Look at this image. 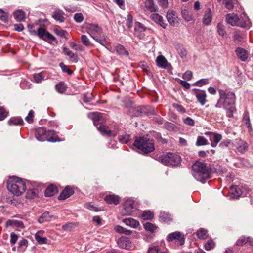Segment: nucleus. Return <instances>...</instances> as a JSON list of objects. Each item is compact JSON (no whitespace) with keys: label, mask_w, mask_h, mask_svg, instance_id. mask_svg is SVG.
I'll return each mask as SVG.
<instances>
[{"label":"nucleus","mask_w":253,"mask_h":253,"mask_svg":"<svg viewBox=\"0 0 253 253\" xmlns=\"http://www.w3.org/2000/svg\"><path fill=\"white\" fill-rule=\"evenodd\" d=\"M219 98L215 107L217 108L222 106L226 110L227 116L228 117L233 116V113L236 111L235 102L236 96L232 92H226L224 90H218Z\"/></svg>","instance_id":"1"},{"label":"nucleus","mask_w":253,"mask_h":253,"mask_svg":"<svg viewBox=\"0 0 253 253\" xmlns=\"http://www.w3.org/2000/svg\"><path fill=\"white\" fill-rule=\"evenodd\" d=\"M210 172L206 164L196 162L192 166V174L197 181L204 183L210 177Z\"/></svg>","instance_id":"2"},{"label":"nucleus","mask_w":253,"mask_h":253,"mask_svg":"<svg viewBox=\"0 0 253 253\" xmlns=\"http://www.w3.org/2000/svg\"><path fill=\"white\" fill-rule=\"evenodd\" d=\"M7 187L10 192L17 196L22 195L26 189L25 182L16 177L10 179L7 182Z\"/></svg>","instance_id":"3"},{"label":"nucleus","mask_w":253,"mask_h":253,"mask_svg":"<svg viewBox=\"0 0 253 253\" xmlns=\"http://www.w3.org/2000/svg\"><path fill=\"white\" fill-rule=\"evenodd\" d=\"M94 125L97 129L104 135L115 136L118 133V128L111 130L109 127L102 124L103 118L100 114L97 112L92 113Z\"/></svg>","instance_id":"4"},{"label":"nucleus","mask_w":253,"mask_h":253,"mask_svg":"<svg viewBox=\"0 0 253 253\" xmlns=\"http://www.w3.org/2000/svg\"><path fill=\"white\" fill-rule=\"evenodd\" d=\"M133 144L146 154L150 153L155 149L154 141L145 136L136 137Z\"/></svg>","instance_id":"5"},{"label":"nucleus","mask_w":253,"mask_h":253,"mask_svg":"<svg viewBox=\"0 0 253 253\" xmlns=\"http://www.w3.org/2000/svg\"><path fill=\"white\" fill-rule=\"evenodd\" d=\"M158 159L163 164L173 167L178 166L181 162V158L179 155L169 152L165 156H160Z\"/></svg>","instance_id":"6"},{"label":"nucleus","mask_w":253,"mask_h":253,"mask_svg":"<svg viewBox=\"0 0 253 253\" xmlns=\"http://www.w3.org/2000/svg\"><path fill=\"white\" fill-rule=\"evenodd\" d=\"M134 201L131 199H126L123 205V209L121 214L123 216L130 215L134 211Z\"/></svg>","instance_id":"7"},{"label":"nucleus","mask_w":253,"mask_h":253,"mask_svg":"<svg viewBox=\"0 0 253 253\" xmlns=\"http://www.w3.org/2000/svg\"><path fill=\"white\" fill-rule=\"evenodd\" d=\"M167 240L169 242L174 241L176 244L183 245L185 242L183 234L180 232H174L167 236Z\"/></svg>","instance_id":"8"},{"label":"nucleus","mask_w":253,"mask_h":253,"mask_svg":"<svg viewBox=\"0 0 253 253\" xmlns=\"http://www.w3.org/2000/svg\"><path fill=\"white\" fill-rule=\"evenodd\" d=\"M85 27L87 32L93 38L96 34L100 35L102 33V29L98 25L95 24L86 23Z\"/></svg>","instance_id":"9"},{"label":"nucleus","mask_w":253,"mask_h":253,"mask_svg":"<svg viewBox=\"0 0 253 253\" xmlns=\"http://www.w3.org/2000/svg\"><path fill=\"white\" fill-rule=\"evenodd\" d=\"M166 17L168 22L170 25L175 26L179 24V18L176 12L169 10L167 12Z\"/></svg>","instance_id":"10"},{"label":"nucleus","mask_w":253,"mask_h":253,"mask_svg":"<svg viewBox=\"0 0 253 253\" xmlns=\"http://www.w3.org/2000/svg\"><path fill=\"white\" fill-rule=\"evenodd\" d=\"M136 110L140 114L148 116L156 114L154 108L148 106H139L137 108Z\"/></svg>","instance_id":"11"},{"label":"nucleus","mask_w":253,"mask_h":253,"mask_svg":"<svg viewBox=\"0 0 253 253\" xmlns=\"http://www.w3.org/2000/svg\"><path fill=\"white\" fill-rule=\"evenodd\" d=\"M65 13L61 9H56L52 14V17L59 23H63L65 20Z\"/></svg>","instance_id":"12"},{"label":"nucleus","mask_w":253,"mask_h":253,"mask_svg":"<svg viewBox=\"0 0 253 253\" xmlns=\"http://www.w3.org/2000/svg\"><path fill=\"white\" fill-rule=\"evenodd\" d=\"M195 95L201 105H204L206 102V93L204 90H200L197 89H193Z\"/></svg>","instance_id":"13"},{"label":"nucleus","mask_w":253,"mask_h":253,"mask_svg":"<svg viewBox=\"0 0 253 253\" xmlns=\"http://www.w3.org/2000/svg\"><path fill=\"white\" fill-rule=\"evenodd\" d=\"M47 131L43 127L38 128L36 131L35 137L39 141H44L46 140Z\"/></svg>","instance_id":"14"},{"label":"nucleus","mask_w":253,"mask_h":253,"mask_svg":"<svg viewBox=\"0 0 253 253\" xmlns=\"http://www.w3.org/2000/svg\"><path fill=\"white\" fill-rule=\"evenodd\" d=\"M74 193V190L70 186H66L62 191L59 196L58 199L59 200H64L70 197Z\"/></svg>","instance_id":"15"},{"label":"nucleus","mask_w":253,"mask_h":253,"mask_svg":"<svg viewBox=\"0 0 253 253\" xmlns=\"http://www.w3.org/2000/svg\"><path fill=\"white\" fill-rule=\"evenodd\" d=\"M118 246L123 249H128L130 247L131 241L128 237L122 236L117 242Z\"/></svg>","instance_id":"16"},{"label":"nucleus","mask_w":253,"mask_h":253,"mask_svg":"<svg viewBox=\"0 0 253 253\" xmlns=\"http://www.w3.org/2000/svg\"><path fill=\"white\" fill-rule=\"evenodd\" d=\"M236 26L242 28L249 27L250 22L249 18L245 15L240 16V17L238 16L237 23Z\"/></svg>","instance_id":"17"},{"label":"nucleus","mask_w":253,"mask_h":253,"mask_svg":"<svg viewBox=\"0 0 253 253\" xmlns=\"http://www.w3.org/2000/svg\"><path fill=\"white\" fill-rule=\"evenodd\" d=\"M236 147L239 152L244 153L247 151L249 145L244 140L238 139L236 142Z\"/></svg>","instance_id":"18"},{"label":"nucleus","mask_w":253,"mask_h":253,"mask_svg":"<svg viewBox=\"0 0 253 253\" xmlns=\"http://www.w3.org/2000/svg\"><path fill=\"white\" fill-rule=\"evenodd\" d=\"M150 18L154 22L159 24L163 28H165L166 27V24L164 22L163 18L162 16L158 13H153L150 16Z\"/></svg>","instance_id":"19"},{"label":"nucleus","mask_w":253,"mask_h":253,"mask_svg":"<svg viewBox=\"0 0 253 253\" xmlns=\"http://www.w3.org/2000/svg\"><path fill=\"white\" fill-rule=\"evenodd\" d=\"M238 15L234 13H229L226 15V21L232 26H235L237 23Z\"/></svg>","instance_id":"20"},{"label":"nucleus","mask_w":253,"mask_h":253,"mask_svg":"<svg viewBox=\"0 0 253 253\" xmlns=\"http://www.w3.org/2000/svg\"><path fill=\"white\" fill-rule=\"evenodd\" d=\"M156 62L159 67L164 69H166L169 64L167 60L163 55L158 56L156 59Z\"/></svg>","instance_id":"21"},{"label":"nucleus","mask_w":253,"mask_h":253,"mask_svg":"<svg viewBox=\"0 0 253 253\" xmlns=\"http://www.w3.org/2000/svg\"><path fill=\"white\" fill-rule=\"evenodd\" d=\"M105 200L109 204L118 205L120 201V198L115 195H107L105 198Z\"/></svg>","instance_id":"22"},{"label":"nucleus","mask_w":253,"mask_h":253,"mask_svg":"<svg viewBox=\"0 0 253 253\" xmlns=\"http://www.w3.org/2000/svg\"><path fill=\"white\" fill-rule=\"evenodd\" d=\"M236 53L242 61H245L248 57L247 50L241 47H238L236 50Z\"/></svg>","instance_id":"23"},{"label":"nucleus","mask_w":253,"mask_h":253,"mask_svg":"<svg viewBox=\"0 0 253 253\" xmlns=\"http://www.w3.org/2000/svg\"><path fill=\"white\" fill-rule=\"evenodd\" d=\"M244 245L252 246L253 245V239L250 237H242L236 242V245L237 246H243Z\"/></svg>","instance_id":"24"},{"label":"nucleus","mask_w":253,"mask_h":253,"mask_svg":"<svg viewBox=\"0 0 253 253\" xmlns=\"http://www.w3.org/2000/svg\"><path fill=\"white\" fill-rule=\"evenodd\" d=\"M13 15L15 19L18 22L24 21L26 19V14L22 10H15L13 13Z\"/></svg>","instance_id":"25"},{"label":"nucleus","mask_w":253,"mask_h":253,"mask_svg":"<svg viewBox=\"0 0 253 253\" xmlns=\"http://www.w3.org/2000/svg\"><path fill=\"white\" fill-rule=\"evenodd\" d=\"M123 222L127 226L136 228L139 225V222L132 218H126L123 220Z\"/></svg>","instance_id":"26"},{"label":"nucleus","mask_w":253,"mask_h":253,"mask_svg":"<svg viewBox=\"0 0 253 253\" xmlns=\"http://www.w3.org/2000/svg\"><path fill=\"white\" fill-rule=\"evenodd\" d=\"M57 192V187L51 184L48 186L44 192V194L46 197H51L54 195Z\"/></svg>","instance_id":"27"},{"label":"nucleus","mask_w":253,"mask_h":253,"mask_svg":"<svg viewBox=\"0 0 253 253\" xmlns=\"http://www.w3.org/2000/svg\"><path fill=\"white\" fill-rule=\"evenodd\" d=\"M53 217V215H50L48 211H46L42 213L39 217L38 221L40 223H42L44 222H49L52 220Z\"/></svg>","instance_id":"28"},{"label":"nucleus","mask_w":253,"mask_h":253,"mask_svg":"<svg viewBox=\"0 0 253 253\" xmlns=\"http://www.w3.org/2000/svg\"><path fill=\"white\" fill-rule=\"evenodd\" d=\"M145 7L148 11L153 12L157 11V7L152 0H146L144 3Z\"/></svg>","instance_id":"29"},{"label":"nucleus","mask_w":253,"mask_h":253,"mask_svg":"<svg viewBox=\"0 0 253 253\" xmlns=\"http://www.w3.org/2000/svg\"><path fill=\"white\" fill-rule=\"evenodd\" d=\"M243 123L246 126L249 132L252 131L251 124L250 123L249 115L248 113H245L243 115Z\"/></svg>","instance_id":"30"},{"label":"nucleus","mask_w":253,"mask_h":253,"mask_svg":"<svg viewBox=\"0 0 253 253\" xmlns=\"http://www.w3.org/2000/svg\"><path fill=\"white\" fill-rule=\"evenodd\" d=\"M39 194V191L35 188L28 189L26 194V198L28 199H32L37 197Z\"/></svg>","instance_id":"31"},{"label":"nucleus","mask_w":253,"mask_h":253,"mask_svg":"<svg viewBox=\"0 0 253 253\" xmlns=\"http://www.w3.org/2000/svg\"><path fill=\"white\" fill-rule=\"evenodd\" d=\"M46 140L49 142H56L58 141L57 135L55 131L53 130H48L46 133Z\"/></svg>","instance_id":"32"},{"label":"nucleus","mask_w":253,"mask_h":253,"mask_svg":"<svg viewBox=\"0 0 253 253\" xmlns=\"http://www.w3.org/2000/svg\"><path fill=\"white\" fill-rule=\"evenodd\" d=\"M159 220L162 222L169 223L171 220V216L165 212H161L159 215Z\"/></svg>","instance_id":"33"},{"label":"nucleus","mask_w":253,"mask_h":253,"mask_svg":"<svg viewBox=\"0 0 253 253\" xmlns=\"http://www.w3.org/2000/svg\"><path fill=\"white\" fill-rule=\"evenodd\" d=\"M231 196L233 198H237L240 196L242 194V191L239 187L238 186H231Z\"/></svg>","instance_id":"34"},{"label":"nucleus","mask_w":253,"mask_h":253,"mask_svg":"<svg viewBox=\"0 0 253 253\" xmlns=\"http://www.w3.org/2000/svg\"><path fill=\"white\" fill-rule=\"evenodd\" d=\"M223 3L225 5V7L228 10L233 9L234 5L238 3L237 0H222Z\"/></svg>","instance_id":"35"},{"label":"nucleus","mask_w":253,"mask_h":253,"mask_svg":"<svg viewBox=\"0 0 253 253\" xmlns=\"http://www.w3.org/2000/svg\"><path fill=\"white\" fill-rule=\"evenodd\" d=\"M212 20L211 12L210 9H208L204 15L203 22L206 25H209Z\"/></svg>","instance_id":"36"},{"label":"nucleus","mask_w":253,"mask_h":253,"mask_svg":"<svg viewBox=\"0 0 253 253\" xmlns=\"http://www.w3.org/2000/svg\"><path fill=\"white\" fill-rule=\"evenodd\" d=\"M8 123L9 125H22L24 121L21 117H12Z\"/></svg>","instance_id":"37"},{"label":"nucleus","mask_w":253,"mask_h":253,"mask_svg":"<svg viewBox=\"0 0 253 253\" xmlns=\"http://www.w3.org/2000/svg\"><path fill=\"white\" fill-rule=\"evenodd\" d=\"M115 49L117 52L120 55L126 56L128 55V51H126L125 47L121 44L117 45L115 47Z\"/></svg>","instance_id":"38"},{"label":"nucleus","mask_w":253,"mask_h":253,"mask_svg":"<svg viewBox=\"0 0 253 253\" xmlns=\"http://www.w3.org/2000/svg\"><path fill=\"white\" fill-rule=\"evenodd\" d=\"M181 15L183 18L187 22L190 21L192 19L191 12L186 9L181 10Z\"/></svg>","instance_id":"39"},{"label":"nucleus","mask_w":253,"mask_h":253,"mask_svg":"<svg viewBox=\"0 0 253 253\" xmlns=\"http://www.w3.org/2000/svg\"><path fill=\"white\" fill-rule=\"evenodd\" d=\"M154 217L153 212L150 211H145L141 214V218L144 220L152 219Z\"/></svg>","instance_id":"40"},{"label":"nucleus","mask_w":253,"mask_h":253,"mask_svg":"<svg viewBox=\"0 0 253 253\" xmlns=\"http://www.w3.org/2000/svg\"><path fill=\"white\" fill-rule=\"evenodd\" d=\"M119 142L122 144H126L130 140V136L128 134H125L121 135L118 137Z\"/></svg>","instance_id":"41"},{"label":"nucleus","mask_w":253,"mask_h":253,"mask_svg":"<svg viewBox=\"0 0 253 253\" xmlns=\"http://www.w3.org/2000/svg\"><path fill=\"white\" fill-rule=\"evenodd\" d=\"M55 89L58 92L63 93L65 92L67 87L63 82H61L55 85Z\"/></svg>","instance_id":"42"},{"label":"nucleus","mask_w":253,"mask_h":253,"mask_svg":"<svg viewBox=\"0 0 253 253\" xmlns=\"http://www.w3.org/2000/svg\"><path fill=\"white\" fill-rule=\"evenodd\" d=\"M197 235L200 239H205L208 237L207 231L204 229L201 228L197 232Z\"/></svg>","instance_id":"43"},{"label":"nucleus","mask_w":253,"mask_h":253,"mask_svg":"<svg viewBox=\"0 0 253 253\" xmlns=\"http://www.w3.org/2000/svg\"><path fill=\"white\" fill-rule=\"evenodd\" d=\"M164 126L166 129L170 131H176L177 129L176 126L171 122H166Z\"/></svg>","instance_id":"44"},{"label":"nucleus","mask_w":253,"mask_h":253,"mask_svg":"<svg viewBox=\"0 0 253 253\" xmlns=\"http://www.w3.org/2000/svg\"><path fill=\"white\" fill-rule=\"evenodd\" d=\"M44 73L41 72L38 74H35L33 75V78L36 83H41L44 78Z\"/></svg>","instance_id":"45"},{"label":"nucleus","mask_w":253,"mask_h":253,"mask_svg":"<svg viewBox=\"0 0 253 253\" xmlns=\"http://www.w3.org/2000/svg\"><path fill=\"white\" fill-rule=\"evenodd\" d=\"M93 39L98 43L104 46H105V43L107 41L106 37L104 35L100 36L99 37L96 36L95 37H93Z\"/></svg>","instance_id":"46"},{"label":"nucleus","mask_w":253,"mask_h":253,"mask_svg":"<svg viewBox=\"0 0 253 253\" xmlns=\"http://www.w3.org/2000/svg\"><path fill=\"white\" fill-rule=\"evenodd\" d=\"M208 144V140L203 136H199L197 137L196 144L197 146H203Z\"/></svg>","instance_id":"47"},{"label":"nucleus","mask_w":253,"mask_h":253,"mask_svg":"<svg viewBox=\"0 0 253 253\" xmlns=\"http://www.w3.org/2000/svg\"><path fill=\"white\" fill-rule=\"evenodd\" d=\"M144 227L146 230L151 232H154L157 229V227L155 225L150 222L145 223L144 224Z\"/></svg>","instance_id":"48"},{"label":"nucleus","mask_w":253,"mask_h":253,"mask_svg":"<svg viewBox=\"0 0 253 253\" xmlns=\"http://www.w3.org/2000/svg\"><path fill=\"white\" fill-rule=\"evenodd\" d=\"M217 32L222 37H224L226 35L224 26L221 23H219L217 25Z\"/></svg>","instance_id":"49"},{"label":"nucleus","mask_w":253,"mask_h":253,"mask_svg":"<svg viewBox=\"0 0 253 253\" xmlns=\"http://www.w3.org/2000/svg\"><path fill=\"white\" fill-rule=\"evenodd\" d=\"M47 32V31L45 29L40 27L38 29L37 32H36V35H38L40 39L43 40Z\"/></svg>","instance_id":"50"},{"label":"nucleus","mask_w":253,"mask_h":253,"mask_svg":"<svg viewBox=\"0 0 253 253\" xmlns=\"http://www.w3.org/2000/svg\"><path fill=\"white\" fill-rule=\"evenodd\" d=\"M209 83L208 79H202L196 82L193 85L202 87L203 85H206Z\"/></svg>","instance_id":"51"},{"label":"nucleus","mask_w":253,"mask_h":253,"mask_svg":"<svg viewBox=\"0 0 253 253\" xmlns=\"http://www.w3.org/2000/svg\"><path fill=\"white\" fill-rule=\"evenodd\" d=\"M82 42L86 46H90L91 43L88 38L85 35H82L81 37Z\"/></svg>","instance_id":"52"},{"label":"nucleus","mask_w":253,"mask_h":253,"mask_svg":"<svg viewBox=\"0 0 253 253\" xmlns=\"http://www.w3.org/2000/svg\"><path fill=\"white\" fill-rule=\"evenodd\" d=\"M35 239L40 244H46L47 240L46 237H42L37 234L35 235Z\"/></svg>","instance_id":"53"},{"label":"nucleus","mask_w":253,"mask_h":253,"mask_svg":"<svg viewBox=\"0 0 253 253\" xmlns=\"http://www.w3.org/2000/svg\"><path fill=\"white\" fill-rule=\"evenodd\" d=\"M74 19L77 23H81L84 21V17L81 13H77L74 15Z\"/></svg>","instance_id":"54"},{"label":"nucleus","mask_w":253,"mask_h":253,"mask_svg":"<svg viewBox=\"0 0 253 253\" xmlns=\"http://www.w3.org/2000/svg\"><path fill=\"white\" fill-rule=\"evenodd\" d=\"M64 54L70 57L71 59L74 58V53L67 47H64L63 49Z\"/></svg>","instance_id":"55"},{"label":"nucleus","mask_w":253,"mask_h":253,"mask_svg":"<svg viewBox=\"0 0 253 253\" xmlns=\"http://www.w3.org/2000/svg\"><path fill=\"white\" fill-rule=\"evenodd\" d=\"M59 66L61 68L62 70L64 72L67 73L69 75H71L73 72L68 67V66L65 65L63 63H60Z\"/></svg>","instance_id":"56"},{"label":"nucleus","mask_w":253,"mask_h":253,"mask_svg":"<svg viewBox=\"0 0 253 253\" xmlns=\"http://www.w3.org/2000/svg\"><path fill=\"white\" fill-rule=\"evenodd\" d=\"M214 247V243L211 240L208 241L205 244V249L207 251L211 250V249L213 248Z\"/></svg>","instance_id":"57"},{"label":"nucleus","mask_w":253,"mask_h":253,"mask_svg":"<svg viewBox=\"0 0 253 253\" xmlns=\"http://www.w3.org/2000/svg\"><path fill=\"white\" fill-rule=\"evenodd\" d=\"M0 20L4 22L8 21V15L2 9H0Z\"/></svg>","instance_id":"58"},{"label":"nucleus","mask_w":253,"mask_h":253,"mask_svg":"<svg viewBox=\"0 0 253 253\" xmlns=\"http://www.w3.org/2000/svg\"><path fill=\"white\" fill-rule=\"evenodd\" d=\"M34 112L31 110L28 114V115L25 118V120L28 122L29 123H31L33 121V117H34Z\"/></svg>","instance_id":"59"},{"label":"nucleus","mask_w":253,"mask_h":253,"mask_svg":"<svg viewBox=\"0 0 253 253\" xmlns=\"http://www.w3.org/2000/svg\"><path fill=\"white\" fill-rule=\"evenodd\" d=\"M126 26L128 28H130L132 27V23H133V17L131 15L128 14L126 17Z\"/></svg>","instance_id":"60"},{"label":"nucleus","mask_w":253,"mask_h":253,"mask_svg":"<svg viewBox=\"0 0 253 253\" xmlns=\"http://www.w3.org/2000/svg\"><path fill=\"white\" fill-rule=\"evenodd\" d=\"M183 122L186 125L190 126H194L195 125L194 120L189 117L186 118Z\"/></svg>","instance_id":"61"},{"label":"nucleus","mask_w":253,"mask_h":253,"mask_svg":"<svg viewBox=\"0 0 253 253\" xmlns=\"http://www.w3.org/2000/svg\"><path fill=\"white\" fill-rule=\"evenodd\" d=\"M18 238V236L14 232H12L10 234V243L11 244H15Z\"/></svg>","instance_id":"62"},{"label":"nucleus","mask_w":253,"mask_h":253,"mask_svg":"<svg viewBox=\"0 0 253 253\" xmlns=\"http://www.w3.org/2000/svg\"><path fill=\"white\" fill-rule=\"evenodd\" d=\"M43 40L45 41H48L49 40L54 41L55 40V38L53 35L51 34L50 33L47 32V33H46V35L45 36Z\"/></svg>","instance_id":"63"},{"label":"nucleus","mask_w":253,"mask_h":253,"mask_svg":"<svg viewBox=\"0 0 253 253\" xmlns=\"http://www.w3.org/2000/svg\"><path fill=\"white\" fill-rule=\"evenodd\" d=\"M192 77V72L190 71H186L183 75V78L186 80H190Z\"/></svg>","instance_id":"64"}]
</instances>
